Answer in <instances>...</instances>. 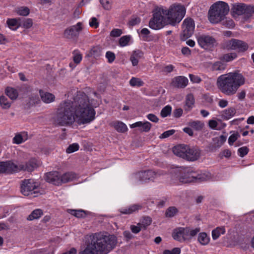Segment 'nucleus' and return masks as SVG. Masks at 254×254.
Returning a JSON list of instances; mask_svg holds the SVG:
<instances>
[{
    "label": "nucleus",
    "mask_w": 254,
    "mask_h": 254,
    "mask_svg": "<svg viewBox=\"0 0 254 254\" xmlns=\"http://www.w3.org/2000/svg\"><path fill=\"white\" fill-rule=\"evenodd\" d=\"M90 242L80 254H108L116 246L117 240L114 235L95 233L90 236Z\"/></svg>",
    "instance_id": "obj_1"
},
{
    "label": "nucleus",
    "mask_w": 254,
    "mask_h": 254,
    "mask_svg": "<svg viewBox=\"0 0 254 254\" xmlns=\"http://www.w3.org/2000/svg\"><path fill=\"white\" fill-rule=\"evenodd\" d=\"M245 83V78L239 72H232L219 76L216 85L220 91L227 96L235 95Z\"/></svg>",
    "instance_id": "obj_2"
},
{
    "label": "nucleus",
    "mask_w": 254,
    "mask_h": 254,
    "mask_svg": "<svg viewBox=\"0 0 254 254\" xmlns=\"http://www.w3.org/2000/svg\"><path fill=\"white\" fill-rule=\"evenodd\" d=\"M75 116L78 123L86 124L95 119V111L89 103L88 97L84 93L75 97Z\"/></svg>",
    "instance_id": "obj_3"
},
{
    "label": "nucleus",
    "mask_w": 254,
    "mask_h": 254,
    "mask_svg": "<svg viewBox=\"0 0 254 254\" xmlns=\"http://www.w3.org/2000/svg\"><path fill=\"white\" fill-rule=\"evenodd\" d=\"M75 98L73 101L66 100L60 103L58 109L56 121L60 126L72 124L75 121Z\"/></svg>",
    "instance_id": "obj_4"
},
{
    "label": "nucleus",
    "mask_w": 254,
    "mask_h": 254,
    "mask_svg": "<svg viewBox=\"0 0 254 254\" xmlns=\"http://www.w3.org/2000/svg\"><path fill=\"white\" fill-rule=\"evenodd\" d=\"M229 11L228 4L218 1L213 4L208 11V19L212 23H217L224 19Z\"/></svg>",
    "instance_id": "obj_5"
},
{
    "label": "nucleus",
    "mask_w": 254,
    "mask_h": 254,
    "mask_svg": "<svg viewBox=\"0 0 254 254\" xmlns=\"http://www.w3.org/2000/svg\"><path fill=\"white\" fill-rule=\"evenodd\" d=\"M165 15H167L168 24L172 26L178 24L186 14V8L184 6L174 3L171 5L168 9H165Z\"/></svg>",
    "instance_id": "obj_6"
},
{
    "label": "nucleus",
    "mask_w": 254,
    "mask_h": 254,
    "mask_svg": "<svg viewBox=\"0 0 254 254\" xmlns=\"http://www.w3.org/2000/svg\"><path fill=\"white\" fill-rule=\"evenodd\" d=\"M40 184L33 179H25L20 183V192L24 196L37 197L41 194Z\"/></svg>",
    "instance_id": "obj_7"
},
{
    "label": "nucleus",
    "mask_w": 254,
    "mask_h": 254,
    "mask_svg": "<svg viewBox=\"0 0 254 254\" xmlns=\"http://www.w3.org/2000/svg\"><path fill=\"white\" fill-rule=\"evenodd\" d=\"M166 11L162 7H158L153 11V16L150 19L149 27L154 30L160 29L168 24L167 18L164 15Z\"/></svg>",
    "instance_id": "obj_8"
},
{
    "label": "nucleus",
    "mask_w": 254,
    "mask_h": 254,
    "mask_svg": "<svg viewBox=\"0 0 254 254\" xmlns=\"http://www.w3.org/2000/svg\"><path fill=\"white\" fill-rule=\"evenodd\" d=\"M254 13V6L247 5L244 3H236L233 4L231 13L233 17L244 14V18L247 20Z\"/></svg>",
    "instance_id": "obj_9"
},
{
    "label": "nucleus",
    "mask_w": 254,
    "mask_h": 254,
    "mask_svg": "<svg viewBox=\"0 0 254 254\" xmlns=\"http://www.w3.org/2000/svg\"><path fill=\"white\" fill-rule=\"evenodd\" d=\"M179 181L182 183H190L199 180L203 181L205 180L204 175L197 174L193 169L190 167L184 169V173L179 177Z\"/></svg>",
    "instance_id": "obj_10"
},
{
    "label": "nucleus",
    "mask_w": 254,
    "mask_h": 254,
    "mask_svg": "<svg viewBox=\"0 0 254 254\" xmlns=\"http://www.w3.org/2000/svg\"><path fill=\"white\" fill-rule=\"evenodd\" d=\"M227 48L229 50L245 52L248 49L249 46L247 43L243 41L233 39L227 43Z\"/></svg>",
    "instance_id": "obj_11"
},
{
    "label": "nucleus",
    "mask_w": 254,
    "mask_h": 254,
    "mask_svg": "<svg viewBox=\"0 0 254 254\" xmlns=\"http://www.w3.org/2000/svg\"><path fill=\"white\" fill-rule=\"evenodd\" d=\"M197 41L199 46L205 49H208L217 45L216 40L208 35H202L198 38Z\"/></svg>",
    "instance_id": "obj_12"
},
{
    "label": "nucleus",
    "mask_w": 254,
    "mask_h": 254,
    "mask_svg": "<svg viewBox=\"0 0 254 254\" xmlns=\"http://www.w3.org/2000/svg\"><path fill=\"white\" fill-rule=\"evenodd\" d=\"M201 156V150L197 146L188 145L185 159L189 161L197 160Z\"/></svg>",
    "instance_id": "obj_13"
},
{
    "label": "nucleus",
    "mask_w": 254,
    "mask_h": 254,
    "mask_svg": "<svg viewBox=\"0 0 254 254\" xmlns=\"http://www.w3.org/2000/svg\"><path fill=\"white\" fill-rule=\"evenodd\" d=\"M159 174L152 170H148L138 173L136 175V178L139 181L146 182L149 180H153L157 178Z\"/></svg>",
    "instance_id": "obj_14"
},
{
    "label": "nucleus",
    "mask_w": 254,
    "mask_h": 254,
    "mask_svg": "<svg viewBox=\"0 0 254 254\" xmlns=\"http://www.w3.org/2000/svg\"><path fill=\"white\" fill-rule=\"evenodd\" d=\"M46 182L56 186L61 185V176L57 171L47 173L45 176Z\"/></svg>",
    "instance_id": "obj_15"
},
{
    "label": "nucleus",
    "mask_w": 254,
    "mask_h": 254,
    "mask_svg": "<svg viewBox=\"0 0 254 254\" xmlns=\"http://www.w3.org/2000/svg\"><path fill=\"white\" fill-rule=\"evenodd\" d=\"M189 80L188 78L183 76H178L174 77L171 83V85L177 88H184L187 86Z\"/></svg>",
    "instance_id": "obj_16"
},
{
    "label": "nucleus",
    "mask_w": 254,
    "mask_h": 254,
    "mask_svg": "<svg viewBox=\"0 0 254 254\" xmlns=\"http://www.w3.org/2000/svg\"><path fill=\"white\" fill-rule=\"evenodd\" d=\"M7 174H12L21 171L20 163H14L12 161H6Z\"/></svg>",
    "instance_id": "obj_17"
},
{
    "label": "nucleus",
    "mask_w": 254,
    "mask_h": 254,
    "mask_svg": "<svg viewBox=\"0 0 254 254\" xmlns=\"http://www.w3.org/2000/svg\"><path fill=\"white\" fill-rule=\"evenodd\" d=\"M21 171L32 172L38 167L37 161L35 159H31L28 162L20 163Z\"/></svg>",
    "instance_id": "obj_18"
},
{
    "label": "nucleus",
    "mask_w": 254,
    "mask_h": 254,
    "mask_svg": "<svg viewBox=\"0 0 254 254\" xmlns=\"http://www.w3.org/2000/svg\"><path fill=\"white\" fill-rule=\"evenodd\" d=\"M183 32H193L195 28L194 20L191 18H186L182 24Z\"/></svg>",
    "instance_id": "obj_19"
},
{
    "label": "nucleus",
    "mask_w": 254,
    "mask_h": 254,
    "mask_svg": "<svg viewBox=\"0 0 254 254\" xmlns=\"http://www.w3.org/2000/svg\"><path fill=\"white\" fill-rule=\"evenodd\" d=\"M188 146V145L186 144L178 145L173 148V152L176 155L185 159Z\"/></svg>",
    "instance_id": "obj_20"
},
{
    "label": "nucleus",
    "mask_w": 254,
    "mask_h": 254,
    "mask_svg": "<svg viewBox=\"0 0 254 254\" xmlns=\"http://www.w3.org/2000/svg\"><path fill=\"white\" fill-rule=\"evenodd\" d=\"M141 205L135 204L125 208H121L120 209V212L123 214H130L141 209Z\"/></svg>",
    "instance_id": "obj_21"
},
{
    "label": "nucleus",
    "mask_w": 254,
    "mask_h": 254,
    "mask_svg": "<svg viewBox=\"0 0 254 254\" xmlns=\"http://www.w3.org/2000/svg\"><path fill=\"white\" fill-rule=\"evenodd\" d=\"M39 93L41 100L43 102L48 104L55 101V96L54 94L49 92H44L41 90L39 91Z\"/></svg>",
    "instance_id": "obj_22"
},
{
    "label": "nucleus",
    "mask_w": 254,
    "mask_h": 254,
    "mask_svg": "<svg viewBox=\"0 0 254 254\" xmlns=\"http://www.w3.org/2000/svg\"><path fill=\"white\" fill-rule=\"evenodd\" d=\"M194 104V98L192 94H189L187 95L185 100V105L184 109L185 111H190Z\"/></svg>",
    "instance_id": "obj_23"
},
{
    "label": "nucleus",
    "mask_w": 254,
    "mask_h": 254,
    "mask_svg": "<svg viewBox=\"0 0 254 254\" xmlns=\"http://www.w3.org/2000/svg\"><path fill=\"white\" fill-rule=\"evenodd\" d=\"M143 53L139 50L133 52L130 57V60L133 66H136L138 64L139 60L143 56Z\"/></svg>",
    "instance_id": "obj_24"
},
{
    "label": "nucleus",
    "mask_w": 254,
    "mask_h": 254,
    "mask_svg": "<svg viewBox=\"0 0 254 254\" xmlns=\"http://www.w3.org/2000/svg\"><path fill=\"white\" fill-rule=\"evenodd\" d=\"M102 53V48L99 46L92 47L88 52L86 56L88 57L98 58L100 57Z\"/></svg>",
    "instance_id": "obj_25"
},
{
    "label": "nucleus",
    "mask_w": 254,
    "mask_h": 254,
    "mask_svg": "<svg viewBox=\"0 0 254 254\" xmlns=\"http://www.w3.org/2000/svg\"><path fill=\"white\" fill-rule=\"evenodd\" d=\"M28 139V134L25 132H21L16 134L13 138V143L17 144H19Z\"/></svg>",
    "instance_id": "obj_26"
},
{
    "label": "nucleus",
    "mask_w": 254,
    "mask_h": 254,
    "mask_svg": "<svg viewBox=\"0 0 254 254\" xmlns=\"http://www.w3.org/2000/svg\"><path fill=\"white\" fill-rule=\"evenodd\" d=\"M184 228H179L174 230L172 236L173 238L179 242L185 241L184 238Z\"/></svg>",
    "instance_id": "obj_27"
},
{
    "label": "nucleus",
    "mask_w": 254,
    "mask_h": 254,
    "mask_svg": "<svg viewBox=\"0 0 254 254\" xmlns=\"http://www.w3.org/2000/svg\"><path fill=\"white\" fill-rule=\"evenodd\" d=\"M112 126L120 132H125L127 130V126L122 122L116 121L112 123Z\"/></svg>",
    "instance_id": "obj_28"
},
{
    "label": "nucleus",
    "mask_w": 254,
    "mask_h": 254,
    "mask_svg": "<svg viewBox=\"0 0 254 254\" xmlns=\"http://www.w3.org/2000/svg\"><path fill=\"white\" fill-rule=\"evenodd\" d=\"M5 93L12 100H16L18 96L17 91L12 87H7L5 90Z\"/></svg>",
    "instance_id": "obj_29"
},
{
    "label": "nucleus",
    "mask_w": 254,
    "mask_h": 254,
    "mask_svg": "<svg viewBox=\"0 0 254 254\" xmlns=\"http://www.w3.org/2000/svg\"><path fill=\"white\" fill-rule=\"evenodd\" d=\"M224 227H218L212 231V237L214 240H217L221 235L225 233Z\"/></svg>",
    "instance_id": "obj_30"
},
{
    "label": "nucleus",
    "mask_w": 254,
    "mask_h": 254,
    "mask_svg": "<svg viewBox=\"0 0 254 254\" xmlns=\"http://www.w3.org/2000/svg\"><path fill=\"white\" fill-rule=\"evenodd\" d=\"M76 177L75 174L72 172H67L61 176V184L72 181Z\"/></svg>",
    "instance_id": "obj_31"
},
{
    "label": "nucleus",
    "mask_w": 254,
    "mask_h": 254,
    "mask_svg": "<svg viewBox=\"0 0 254 254\" xmlns=\"http://www.w3.org/2000/svg\"><path fill=\"white\" fill-rule=\"evenodd\" d=\"M236 113V110L234 107L229 108L223 111L222 117L224 119L229 120L233 117Z\"/></svg>",
    "instance_id": "obj_32"
},
{
    "label": "nucleus",
    "mask_w": 254,
    "mask_h": 254,
    "mask_svg": "<svg viewBox=\"0 0 254 254\" xmlns=\"http://www.w3.org/2000/svg\"><path fill=\"white\" fill-rule=\"evenodd\" d=\"M43 214V210L41 209H36L33 210L27 217V220L32 221L38 219Z\"/></svg>",
    "instance_id": "obj_33"
},
{
    "label": "nucleus",
    "mask_w": 254,
    "mask_h": 254,
    "mask_svg": "<svg viewBox=\"0 0 254 254\" xmlns=\"http://www.w3.org/2000/svg\"><path fill=\"white\" fill-rule=\"evenodd\" d=\"M197 240L201 245L205 246L209 243L210 238L206 233L202 232L199 234Z\"/></svg>",
    "instance_id": "obj_34"
},
{
    "label": "nucleus",
    "mask_w": 254,
    "mask_h": 254,
    "mask_svg": "<svg viewBox=\"0 0 254 254\" xmlns=\"http://www.w3.org/2000/svg\"><path fill=\"white\" fill-rule=\"evenodd\" d=\"M68 212L78 218H84L86 216V212L83 210L68 209Z\"/></svg>",
    "instance_id": "obj_35"
},
{
    "label": "nucleus",
    "mask_w": 254,
    "mask_h": 254,
    "mask_svg": "<svg viewBox=\"0 0 254 254\" xmlns=\"http://www.w3.org/2000/svg\"><path fill=\"white\" fill-rule=\"evenodd\" d=\"M11 102L8 100L6 96L4 95L0 96V105L2 109H9L11 106Z\"/></svg>",
    "instance_id": "obj_36"
},
{
    "label": "nucleus",
    "mask_w": 254,
    "mask_h": 254,
    "mask_svg": "<svg viewBox=\"0 0 254 254\" xmlns=\"http://www.w3.org/2000/svg\"><path fill=\"white\" fill-rule=\"evenodd\" d=\"M189 125L196 130H199L202 129L204 127V124L200 121H195L190 122Z\"/></svg>",
    "instance_id": "obj_37"
},
{
    "label": "nucleus",
    "mask_w": 254,
    "mask_h": 254,
    "mask_svg": "<svg viewBox=\"0 0 254 254\" xmlns=\"http://www.w3.org/2000/svg\"><path fill=\"white\" fill-rule=\"evenodd\" d=\"M73 61L76 64H79L82 59V55L78 50H75L72 52Z\"/></svg>",
    "instance_id": "obj_38"
},
{
    "label": "nucleus",
    "mask_w": 254,
    "mask_h": 254,
    "mask_svg": "<svg viewBox=\"0 0 254 254\" xmlns=\"http://www.w3.org/2000/svg\"><path fill=\"white\" fill-rule=\"evenodd\" d=\"M151 222L152 219L150 217H144L141 221L138 223V225H140L142 229H146Z\"/></svg>",
    "instance_id": "obj_39"
},
{
    "label": "nucleus",
    "mask_w": 254,
    "mask_h": 254,
    "mask_svg": "<svg viewBox=\"0 0 254 254\" xmlns=\"http://www.w3.org/2000/svg\"><path fill=\"white\" fill-rule=\"evenodd\" d=\"M129 84L131 86L140 87L143 85L144 82L140 79L133 77L130 79Z\"/></svg>",
    "instance_id": "obj_40"
},
{
    "label": "nucleus",
    "mask_w": 254,
    "mask_h": 254,
    "mask_svg": "<svg viewBox=\"0 0 254 254\" xmlns=\"http://www.w3.org/2000/svg\"><path fill=\"white\" fill-rule=\"evenodd\" d=\"M82 29V24L81 22H78L76 25L66 29L64 32H79Z\"/></svg>",
    "instance_id": "obj_41"
},
{
    "label": "nucleus",
    "mask_w": 254,
    "mask_h": 254,
    "mask_svg": "<svg viewBox=\"0 0 254 254\" xmlns=\"http://www.w3.org/2000/svg\"><path fill=\"white\" fill-rule=\"evenodd\" d=\"M225 65L221 62H217L214 63L212 66L214 71H222L225 69Z\"/></svg>",
    "instance_id": "obj_42"
},
{
    "label": "nucleus",
    "mask_w": 254,
    "mask_h": 254,
    "mask_svg": "<svg viewBox=\"0 0 254 254\" xmlns=\"http://www.w3.org/2000/svg\"><path fill=\"white\" fill-rule=\"evenodd\" d=\"M6 23L9 28L12 30H15L18 27V21L15 19H8Z\"/></svg>",
    "instance_id": "obj_43"
},
{
    "label": "nucleus",
    "mask_w": 254,
    "mask_h": 254,
    "mask_svg": "<svg viewBox=\"0 0 254 254\" xmlns=\"http://www.w3.org/2000/svg\"><path fill=\"white\" fill-rule=\"evenodd\" d=\"M171 107L169 105L166 106L161 111L160 115L163 118L166 117L171 114Z\"/></svg>",
    "instance_id": "obj_44"
},
{
    "label": "nucleus",
    "mask_w": 254,
    "mask_h": 254,
    "mask_svg": "<svg viewBox=\"0 0 254 254\" xmlns=\"http://www.w3.org/2000/svg\"><path fill=\"white\" fill-rule=\"evenodd\" d=\"M139 37L142 40L146 41H150L154 39L150 33H139Z\"/></svg>",
    "instance_id": "obj_45"
},
{
    "label": "nucleus",
    "mask_w": 254,
    "mask_h": 254,
    "mask_svg": "<svg viewBox=\"0 0 254 254\" xmlns=\"http://www.w3.org/2000/svg\"><path fill=\"white\" fill-rule=\"evenodd\" d=\"M131 40V36L129 35H126L122 37L119 40L120 44L121 46L124 47L128 45L129 42Z\"/></svg>",
    "instance_id": "obj_46"
},
{
    "label": "nucleus",
    "mask_w": 254,
    "mask_h": 254,
    "mask_svg": "<svg viewBox=\"0 0 254 254\" xmlns=\"http://www.w3.org/2000/svg\"><path fill=\"white\" fill-rule=\"evenodd\" d=\"M177 209L175 207H170L166 211V216L168 217H172L177 214Z\"/></svg>",
    "instance_id": "obj_47"
},
{
    "label": "nucleus",
    "mask_w": 254,
    "mask_h": 254,
    "mask_svg": "<svg viewBox=\"0 0 254 254\" xmlns=\"http://www.w3.org/2000/svg\"><path fill=\"white\" fill-rule=\"evenodd\" d=\"M152 125L148 122L142 123L141 128H139V130L142 132H149L151 128Z\"/></svg>",
    "instance_id": "obj_48"
},
{
    "label": "nucleus",
    "mask_w": 254,
    "mask_h": 254,
    "mask_svg": "<svg viewBox=\"0 0 254 254\" xmlns=\"http://www.w3.org/2000/svg\"><path fill=\"white\" fill-rule=\"evenodd\" d=\"M30 10L26 6L20 7L17 10V13L20 15L27 16L29 14Z\"/></svg>",
    "instance_id": "obj_49"
},
{
    "label": "nucleus",
    "mask_w": 254,
    "mask_h": 254,
    "mask_svg": "<svg viewBox=\"0 0 254 254\" xmlns=\"http://www.w3.org/2000/svg\"><path fill=\"white\" fill-rule=\"evenodd\" d=\"M237 55L235 53L225 54L223 56V59L226 62H230L236 59Z\"/></svg>",
    "instance_id": "obj_50"
},
{
    "label": "nucleus",
    "mask_w": 254,
    "mask_h": 254,
    "mask_svg": "<svg viewBox=\"0 0 254 254\" xmlns=\"http://www.w3.org/2000/svg\"><path fill=\"white\" fill-rule=\"evenodd\" d=\"M79 149V145L77 143H73L70 145L66 149V152L71 153L74 152Z\"/></svg>",
    "instance_id": "obj_51"
},
{
    "label": "nucleus",
    "mask_w": 254,
    "mask_h": 254,
    "mask_svg": "<svg viewBox=\"0 0 254 254\" xmlns=\"http://www.w3.org/2000/svg\"><path fill=\"white\" fill-rule=\"evenodd\" d=\"M140 22V19L139 17H132L128 22V25L129 27H132Z\"/></svg>",
    "instance_id": "obj_52"
},
{
    "label": "nucleus",
    "mask_w": 254,
    "mask_h": 254,
    "mask_svg": "<svg viewBox=\"0 0 254 254\" xmlns=\"http://www.w3.org/2000/svg\"><path fill=\"white\" fill-rule=\"evenodd\" d=\"M78 36V33H64V37L72 41H75Z\"/></svg>",
    "instance_id": "obj_53"
},
{
    "label": "nucleus",
    "mask_w": 254,
    "mask_h": 254,
    "mask_svg": "<svg viewBox=\"0 0 254 254\" xmlns=\"http://www.w3.org/2000/svg\"><path fill=\"white\" fill-rule=\"evenodd\" d=\"M223 25L228 28H232L234 27L235 24L234 21L230 19H226L225 21L223 22Z\"/></svg>",
    "instance_id": "obj_54"
},
{
    "label": "nucleus",
    "mask_w": 254,
    "mask_h": 254,
    "mask_svg": "<svg viewBox=\"0 0 254 254\" xmlns=\"http://www.w3.org/2000/svg\"><path fill=\"white\" fill-rule=\"evenodd\" d=\"M100 1L105 9L109 10L111 8V0H100Z\"/></svg>",
    "instance_id": "obj_55"
},
{
    "label": "nucleus",
    "mask_w": 254,
    "mask_h": 254,
    "mask_svg": "<svg viewBox=\"0 0 254 254\" xmlns=\"http://www.w3.org/2000/svg\"><path fill=\"white\" fill-rule=\"evenodd\" d=\"M106 58L108 59V61L109 63H112L114 61L116 56L113 52L108 51L106 53Z\"/></svg>",
    "instance_id": "obj_56"
},
{
    "label": "nucleus",
    "mask_w": 254,
    "mask_h": 254,
    "mask_svg": "<svg viewBox=\"0 0 254 254\" xmlns=\"http://www.w3.org/2000/svg\"><path fill=\"white\" fill-rule=\"evenodd\" d=\"M181 249L179 248H175L171 251L165 250L163 251V254H180Z\"/></svg>",
    "instance_id": "obj_57"
},
{
    "label": "nucleus",
    "mask_w": 254,
    "mask_h": 254,
    "mask_svg": "<svg viewBox=\"0 0 254 254\" xmlns=\"http://www.w3.org/2000/svg\"><path fill=\"white\" fill-rule=\"evenodd\" d=\"M238 151L240 156L243 157L248 154L249 148L246 146L242 147L238 149Z\"/></svg>",
    "instance_id": "obj_58"
},
{
    "label": "nucleus",
    "mask_w": 254,
    "mask_h": 254,
    "mask_svg": "<svg viewBox=\"0 0 254 254\" xmlns=\"http://www.w3.org/2000/svg\"><path fill=\"white\" fill-rule=\"evenodd\" d=\"M239 136L240 135L238 133H234L231 135L228 138V142L229 144L232 145Z\"/></svg>",
    "instance_id": "obj_59"
},
{
    "label": "nucleus",
    "mask_w": 254,
    "mask_h": 254,
    "mask_svg": "<svg viewBox=\"0 0 254 254\" xmlns=\"http://www.w3.org/2000/svg\"><path fill=\"white\" fill-rule=\"evenodd\" d=\"M175 132V130L174 129L167 130L161 134V135L160 136V138H165L168 137L169 136L173 135Z\"/></svg>",
    "instance_id": "obj_60"
},
{
    "label": "nucleus",
    "mask_w": 254,
    "mask_h": 254,
    "mask_svg": "<svg viewBox=\"0 0 254 254\" xmlns=\"http://www.w3.org/2000/svg\"><path fill=\"white\" fill-rule=\"evenodd\" d=\"M6 162H0V174H7Z\"/></svg>",
    "instance_id": "obj_61"
},
{
    "label": "nucleus",
    "mask_w": 254,
    "mask_h": 254,
    "mask_svg": "<svg viewBox=\"0 0 254 254\" xmlns=\"http://www.w3.org/2000/svg\"><path fill=\"white\" fill-rule=\"evenodd\" d=\"M89 25L90 27L96 28L99 26V23L96 18L92 17L89 22Z\"/></svg>",
    "instance_id": "obj_62"
},
{
    "label": "nucleus",
    "mask_w": 254,
    "mask_h": 254,
    "mask_svg": "<svg viewBox=\"0 0 254 254\" xmlns=\"http://www.w3.org/2000/svg\"><path fill=\"white\" fill-rule=\"evenodd\" d=\"M130 230L131 232L134 234L138 233L141 230L142 227L140 225H138V224L135 225H131L130 227Z\"/></svg>",
    "instance_id": "obj_63"
},
{
    "label": "nucleus",
    "mask_w": 254,
    "mask_h": 254,
    "mask_svg": "<svg viewBox=\"0 0 254 254\" xmlns=\"http://www.w3.org/2000/svg\"><path fill=\"white\" fill-rule=\"evenodd\" d=\"M33 25V21L30 18H28L24 20L23 22V26L26 28H30Z\"/></svg>",
    "instance_id": "obj_64"
}]
</instances>
